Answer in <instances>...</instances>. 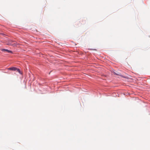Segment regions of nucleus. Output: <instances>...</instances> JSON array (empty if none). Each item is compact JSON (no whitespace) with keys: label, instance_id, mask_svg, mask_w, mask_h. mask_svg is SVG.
I'll use <instances>...</instances> for the list:
<instances>
[{"label":"nucleus","instance_id":"nucleus-1","mask_svg":"<svg viewBox=\"0 0 150 150\" xmlns=\"http://www.w3.org/2000/svg\"><path fill=\"white\" fill-rule=\"evenodd\" d=\"M13 43H9L8 45H13L14 46L17 45L15 41H13Z\"/></svg>","mask_w":150,"mask_h":150},{"label":"nucleus","instance_id":"nucleus-2","mask_svg":"<svg viewBox=\"0 0 150 150\" xmlns=\"http://www.w3.org/2000/svg\"><path fill=\"white\" fill-rule=\"evenodd\" d=\"M2 51L4 52H7L8 53H12V52L11 51H10L8 50L7 49H3L2 50Z\"/></svg>","mask_w":150,"mask_h":150},{"label":"nucleus","instance_id":"nucleus-3","mask_svg":"<svg viewBox=\"0 0 150 150\" xmlns=\"http://www.w3.org/2000/svg\"><path fill=\"white\" fill-rule=\"evenodd\" d=\"M17 69V68L15 67L9 68L8 69V70H11L12 71H16V70Z\"/></svg>","mask_w":150,"mask_h":150},{"label":"nucleus","instance_id":"nucleus-4","mask_svg":"<svg viewBox=\"0 0 150 150\" xmlns=\"http://www.w3.org/2000/svg\"><path fill=\"white\" fill-rule=\"evenodd\" d=\"M114 73L115 74L118 76H120L121 74L120 73L118 72H117V71L116 72H114Z\"/></svg>","mask_w":150,"mask_h":150},{"label":"nucleus","instance_id":"nucleus-5","mask_svg":"<svg viewBox=\"0 0 150 150\" xmlns=\"http://www.w3.org/2000/svg\"><path fill=\"white\" fill-rule=\"evenodd\" d=\"M16 70H17V71L20 74H21L20 71V70L19 69H16Z\"/></svg>","mask_w":150,"mask_h":150},{"label":"nucleus","instance_id":"nucleus-6","mask_svg":"<svg viewBox=\"0 0 150 150\" xmlns=\"http://www.w3.org/2000/svg\"><path fill=\"white\" fill-rule=\"evenodd\" d=\"M13 41L12 40H10L9 41V42L8 43V45L9 43H13Z\"/></svg>","mask_w":150,"mask_h":150}]
</instances>
